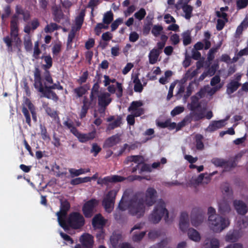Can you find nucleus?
Masks as SVG:
<instances>
[{"label": "nucleus", "instance_id": "25", "mask_svg": "<svg viewBox=\"0 0 248 248\" xmlns=\"http://www.w3.org/2000/svg\"><path fill=\"white\" fill-rule=\"evenodd\" d=\"M52 15L53 20L57 23H60L61 20L63 19L64 16L62 10L57 6L53 8Z\"/></svg>", "mask_w": 248, "mask_h": 248}, {"label": "nucleus", "instance_id": "15", "mask_svg": "<svg viewBox=\"0 0 248 248\" xmlns=\"http://www.w3.org/2000/svg\"><path fill=\"white\" fill-rule=\"evenodd\" d=\"M38 92L41 93L43 94V96L48 99H52L55 101H57L59 99V97L56 93L52 91V90L49 89L44 87V85L39 88L37 90Z\"/></svg>", "mask_w": 248, "mask_h": 248}, {"label": "nucleus", "instance_id": "63", "mask_svg": "<svg viewBox=\"0 0 248 248\" xmlns=\"http://www.w3.org/2000/svg\"><path fill=\"white\" fill-rule=\"evenodd\" d=\"M101 150V148L96 143H93L92 144L91 153H93V156H96Z\"/></svg>", "mask_w": 248, "mask_h": 248}, {"label": "nucleus", "instance_id": "52", "mask_svg": "<svg viewBox=\"0 0 248 248\" xmlns=\"http://www.w3.org/2000/svg\"><path fill=\"white\" fill-rule=\"evenodd\" d=\"M220 45H218L216 47H213L211 48L207 54V59L209 61H212L215 58V53L217 52V50L219 48Z\"/></svg>", "mask_w": 248, "mask_h": 248}, {"label": "nucleus", "instance_id": "22", "mask_svg": "<svg viewBox=\"0 0 248 248\" xmlns=\"http://www.w3.org/2000/svg\"><path fill=\"white\" fill-rule=\"evenodd\" d=\"M233 205L238 214L245 215L248 212V208L247 205L241 200L233 201Z\"/></svg>", "mask_w": 248, "mask_h": 248}, {"label": "nucleus", "instance_id": "36", "mask_svg": "<svg viewBox=\"0 0 248 248\" xmlns=\"http://www.w3.org/2000/svg\"><path fill=\"white\" fill-rule=\"evenodd\" d=\"M186 117L190 118V123L193 120L194 121H198L204 117L202 112H197L195 111H191Z\"/></svg>", "mask_w": 248, "mask_h": 248}, {"label": "nucleus", "instance_id": "30", "mask_svg": "<svg viewBox=\"0 0 248 248\" xmlns=\"http://www.w3.org/2000/svg\"><path fill=\"white\" fill-rule=\"evenodd\" d=\"M143 157L140 155H132L126 157L124 161V164H128L130 162H134L135 163H140L142 162Z\"/></svg>", "mask_w": 248, "mask_h": 248}, {"label": "nucleus", "instance_id": "62", "mask_svg": "<svg viewBox=\"0 0 248 248\" xmlns=\"http://www.w3.org/2000/svg\"><path fill=\"white\" fill-rule=\"evenodd\" d=\"M41 51L39 47L38 42H36L34 45V47L33 50V57L35 59H38L39 58V55L41 54Z\"/></svg>", "mask_w": 248, "mask_h": 248}, {"label": "nucleus", "instance_id": "32", "mask_svg": "<svg viewBox=\"0 0 248 248\" xmlns=\"http://www.w3.org/2000/svg\"><path fill=\"white\" fill-rule=\"evenodd\" d=\"M201 105L199 103V99L196 96H192L191 97V103L189 104V109L191 111H196L197 109L201 108Z\"/></svg>", "mask_w": 248, "mask_h": 248}, {"label": "nucleus", "instance_id": "43", "mask_svg": "<svg viewBox=\"0 0 248 248\" xmlns=\"http://www.w3.org/2000/svg\"><path fill=\"white\" fill-rule=\"evenodd\" d=\"M122 118L118 116L117 119L112 123H109L107 127V130H111L120 126L121 124Z\"/></svg>", "mask_w": 248, "mask_h": 248}, {"label": "nucleus", "instance_id": "38", "mask_svg": "<svg viewBox=\"0 0 248 248\" xmlns=\"http://www.w3.org/2000/svg\"><path fill=\"white\" fill-rule=\"evenodd\" d=\"M141 110H140L138 112L133 113V114L128 115L126 117L127 124L130 125H133L135 123V117H139L142 115V113L141 112Z\"/></svg>", "mask_w": 248, "mask_h": 248}, {"label": "nucleus", "instance_id": "39", "mask_svg": "<svg viewBox=\"0 0 248 248\" xmlns=\"http://www.w3.org/2000/svg\"><path fill=\"white\" fill-rule=\"evenodd\" d=\"M91 178L90 177H85L84 178L78 177L73 179L70 181V184L72 185H78L82 183L90 182Z\"/></svg>", "mask_w": 248, "mask_h": 248}, {"label": "nucleus", "instance_id": "37", "mask_svg": "<svg viewBox=\"0 0 248 248\" xmlns=\"http://www.w3.org/2000/svg\"><path fill=\"white\" fill-rule=\"evenodd\" d=\"M231 208L229 204L226 202H222L218 204V211L220 214L225 215L229 213Z\"/></svg>", "mask_w": 248, "mask_h": 248}, {"label": "nucleus", "instance_id": "49", "mask_svg": "<svg viewBox=\"0 0 248 248\" xmlns=\"http://www.w3.org/2000/svg\"><path fill=\"white\" fill-rule=\"evenodd\" d=\"M190 123V118L186 116L183 119V120L178 123L176 127V131L180 130L182 127L185 126L186 125Z\"/></svg>", "mask_w": 248, "mask_h": 248}, {"label": "nucleus", "instance_id": "40", "mask_svg": "<svg viewBox=\"0 0 248 248\" xmlns=\"http://www.w3.org/2000/svg\"><path fill=\"white\" fill-rule=\"evenodd\" d=\"M26 105L31 114L33 121L34 122H36L37 121V117L35 106L30 101H28V102L26 103Z\"/></svg>", "mask_w": 248, "mask_h": 248}, {"label": "nucleus", "instance_id": "13", "mask_svg": "<svg viewBox=\"0 0 248 248\" xmlns=\"http://www.w3.org/2000/svg\"><path fill=\"white\" fill-rule=\"evenodd\" d=\"M103 92L101 91L98 82H96L91 89L90 94V104L96 105L97 99L100 97Z\"/></svg>", "mask_w": 248, "mask_h": 248}, {"label": "nucleus", "instance_id": "29", "mask_svg": "<svg viewBox=\"0 0 248 248\" xmlns=\"http://www.w3.org/2000/svg\"><path fill=\"white\" fill-rule=\"evenodd\" d=\"M160 52L158 49L153 48L149 54V62L152 64L155 63L159 56Z\"/></svg>", "mask_w": 248, "mask_h": 248}, {"label": "nucleus", "instance_id": "47", "mask_svg": "<svg viewBox=\"0 0 248 248\" xmlns=\"http://www.w3.org/2000/svg\"><path fill=\"white\" fill-rule=\"evenodd\" d=\"M22 112L25 118L26 123L29 126H31V118L29 110L26 107H23L22 108Z\"/></svg>", "mask_w": 248, "mask_h": 248}, {"label": "nucleus", "instance_id": "51", "mask_svg": "<svg viewBox=\"0 0 248 248\" xmlns=\"http://www.w3.org/2000/svg\"><path fill=\"white\" fill-rule=\"evenodd\" d=\"M47 83H48L46 81V82L44 83V87L46 88H47L51 90H54V89H58L59 90H63V87L61 85L59 81H58L56 83H52L53 84L51 86H48L47 85Z\"/></svg>", "mask_w": 248, "mask_h": 248}, {"label": "nucleus", "instance_id": "9", "mask_svg": "<svg viewBox=\"0 0 248 248\" xmlns=\"http://www.w3.org/2000/svg\"><path fill=\"white\" fill-rule=\"evenodd\" d=\"M98 202L95 199H92L86 202L82 207V211L84 217L91 218L94 214L95 207L97 205Z\"/></svg>", "mask_w": 248, "mask_h": 248}, {"label": "nucleus", "instance_id": "61", "mask_svg": "<svg viewBox=\"0 0 248 248\" xmlns=\"http://www.w3.org/2000/svg\"><path fill=\"white\" fill-rule=\"evenodd\" d=\"M163 30V27L161 25H154L152 30V34L155 36H158Z\"/></svg>", "mask_w": 248, "mask_h": 248}, {"label": "nucleus", "instance_id": "10", "mask_svg": "<svg viewBox=\"0 0 248 248\" xmlns=\"http://www.w3.org/2000/svg\"><path fill=\"white\" fill-rule=\"evenodd\" d=\"M80 244L75 245V248H93L94 244L93 237L89 233H83L79 237Z\"/></svg>", "mask_w": 248, "mask_h": 248}, {"label": "nucleus", "instance_id": "59", "mask_svg": "<svg viewBox=\"0 0 248 248\" xmlns=\"http://www.w3.org/2000/svg\"><path fill=\"white\" fill-rule=\"evenodd\" d=\"M185 108L183 106H179L175 107L171 111L170 114L174 117L184 112Z\"/></svg>", "mask_w": 248, "mask_h": 248}, {"label": "nucleus", "instance_id": "2", "mask_svg": "<svg viewBox=\"0 0 248 248\" xmlns=\"http://www.w3.org/2000/svg\"><path fill=\"white\" fill-rule=\"evenodd\" d=\"M59 225L66 232L70 230H79L85 224L83 216L78 212H72L58 222Z\"/></svg>", "mask_w": 248, "mask_h": 248}, {"label": "nucleus", "instance_id": "46", "mask_svg": "<svg viewBox=\"0 0 248 248\" xmlns=\"http://www.w3.org/2000/svg\"><path fill=\"white\" fill-rule=\"evenodd\" d=\"M113 19V14L111 11L107 12L105 14L103 17V22L107 25L109 24Z\"/></svg>", "mask_w": 248, "mask_h": 248}, {"label": "nucleus", "instance_id": "18", "mask_svg": "<svg viewBox=\"0 0 248 248\" xmlns=\"http://www.w3.org/2000/svg\"><path fill=\"white\" fill-rule=\"evenodd\" d=\"M120 141V136L118 134H116L107 138L105 140L103 144V148L112 147L118 144Z\"/></svg>", "mask_w": 248, "mask_h": 248}, {"label": "nucleus", "instance_id": "8", "mask_svg": "<svg viewBox=\"0 0 248 248\" xmlns=\"http://www.w3.org/2000/svg\"><path fill=\"white\" fill-rule=\"evenodd\" d=\"M205 218V211L199 207H195L192 209L191 213V222L193 226L198 227Z\"/></svg>", "mask_w": 248, "mask_h": 248}, {"label": "nucleus", "instance_id": "41", "mask_svg": "<svg viewBox=\"0 0 248 248\" xmlns=\"http://www.w3.org/2000/svg\"><path fill=\"white\" fill-rule=\"evenodd\" d=\"M90 171V169H87L86 170H85L84 169H82V168L79 169L78 170H76V169H70L69 170V172L70 174L73 177V176H79V175L84 174L86 172H89Z\"/></svg>", "mask_w": 248, "mask_h": 248}, {"label": "nucleus", "instance_id": "23", "mask_svg": "<svg viewBox=\"0 0 248 248\" xmlns=\"http://www.w3.org/2000/svg\"><path fill=\"white\" fill-rule=\"evenodd\" d=\"M143 105V103L141 100L132 101L128 108V110L134 113L135 112H138L140 110H141V112L142 115L144 113V108H141V107Z\"/></svg>", "mask_w": 248, "mask_h": 248}, {"label": "nucleus", "instance_id": "17", "mask_svg": "<svg viewBox=\"0 0 248 248\" xmlns=\"http://www.w3.org/2000/svg\"><path fill=\"white\" fill-rule=\"evenodd\" d=\"M33 74L34 81L33 85L35 89L37 90L39 88L44 85L41 77V71L38 66L35 67L34 70L33 71Z\"/></svg>", "mask_w": 248, "mask_h": 248}, {"label": "nucleus", "instance_id": "53", "mask_svg": "<svg viewBox=\"0 0 248 248\" xmlns=\"http://www.w3.org/2000/svg\"><path fill=\"white\" fill-rule=\"evenodd\" d=\"M236 5L238 10L244 9L248 6V0H236Z\"/></svg>", "mask_w": 248, "mask_h": 248}, {"label": "nucleus", "instance_id": "16", "mask_svg": "<svg viewBox=\"0 0 248 248\" xmlns=\"http://www.w3.org/2000/svg\"><path fill=\"white\" fill-rule=\"evenodd\" d=\"M107 223L101 214H96L92 219V225L94 229H103Z\"/></svg>", "mask_w": 248, "mask_h": 248}, {"label": "nucleus", "instance_id": "26", "mask_svg": "<svg viewBox=\"0 0 248 248\" xmlns=\"http://www.w3.org/2000/svg\"><path fill=\"white\" fill-rule=\"evenodd\" d=\"M241 84L240 82L231 80L227 85L226 93L228 94H231L236 91Z\"/></svg>", "mask_w": 248, "mask_h": 248}, {"label": "nucleus", "instance_id": "7", "mask_svg": "<svg viewBox=\"0 0 248 248\" xmlns=\"http://www.w3.org/2000/svg\"><path fill=\"white\" fill-rule=\"evenodd\" d=\"M117 192L118 191L115 189L110 190L103 199L102 205L106 211L108 213H111L114 208Z\"/></svg>", "mask_w": 248, "mask_h": 248}, {"label": "nucleus", "instance_id": "44", "mask_svg": "<svg viewBox=\"0 0 248 248\" xmlns=\"http://www.w3.org/2000/svg\"><path fill=\"white\" fill-rule=\"evenodd\" d=\"M146 233V231L141 232L140 233L134 232L132 236V240L135 242H140L144 237Z\"/></svg>", "mask_w": 248, "mask_h": 248}, {"label": "nucleus", "instance_id": "28", "mask_svg": "<svg viewBox=\"0 0 248 248\" xmlns=\"http://www.w3.org/2000/svg\"><path fill=\"white\" fill-rule=\"evenodd\" d=\"M85 14L84 10H82L79 14V15L76 17L75 19V29L79 31L83 24L84 21V18Z\"/></svg>", "mask_w": 248, "mask_h": 248}, {"label": "nucleus", "instance_id": "14", "mask_svg": "<svg viewBox=\"0 0 248 248\" xmlns=\"http://www.w3.org/2000/svg\"><path fill=\"white\" fill-rule=\"evenodd\" d=\"M124 178L122 176L114 175L108 176L103 178L99 179L97 181V184L99 185H108L109 183L120 182L124 181Z\"/></svg>", "mask_w": 248, "mask_h": 248}, {"label": "nucleus", "instance_id": "20", "mask_svg": "<svg viewBox=\"0 0 248 248\" xmlns=\"http://www.w3.org/2000/svg\"><path fill=\"white\" fill-rule=\"evenodd\" d=\"M225 125V120L213 121L206 129V131L209 132H213L218 129L223 127Z\"/></svg>", "mask_w": 248, "mask_h": 248}, {"label": "nucleus", "instance_id": "50", "mask_svg": "<svg viewBox=\"0 0 248 248\" xmlns=\"http://www.w3.org/2000/svg\"><path fill=\"white\" fill-rule=\"evenodd\" d=\"M211 36V34L209 31L205 32L204 37L205 38L203 40V42L204 44V49H208L211 46V42L209 40Z\"/></svg>", "mask_w": 248, "mask_h": 248}, {"label": "nucleus", "instance_id": "12", "mask_svg": "<svg viewBox=\"0 0 248 248\" xmlns=\"http://www.w3.org/2000/svg\"><path fill=\"white\" fill-rule=\"evenodd\" d=\"M60 202V210L56 214L58 222L68 216L67 213L71 207L70 202L67 200H61Z\"/></svg>", "mask_w": 248, "mask_h": 248}, {"label": "nucleus", "instance_id": "55", "mask_svg": "<svg viewBox=\"0 0 248 248\" xmlns=\"http://www.w3.org/2000/svg\"><path fill=\"white\" fill-rule=\"evenodd\" d=\"M146 15V12L144 8H141L138 12L135 13L134 16L136 19L141 20L144 18Z\"/></svg>", "mask_w": 248, "mask_h": 248}, {"label": "nucleus", "instance_id": "56", "mask_svg": "<svg viewBox=\"0 0 248 248\" xmlns=\"http://www.w3.org/2000/svg\"><path fill=\"white\" fill-rule=\"evenodd\" d=\"M59 26L55 23H51L45 27V30L46 32H52L57 30Z\"/></svg>", "mask_w": 248, "mask_h": 248}, {"label": "nucleus", "instance_id": "24", "mask_svg": "<svg viewBox=\"0 0 248 248\" xmlns=\"http://www.w3.org/2000/svg\"><path fill=\"white\" fill-rule=\"evenodd\" d=\"M202 248H219V241L216 238L205 239Z\"/></svg>", "mask_w": 248, "mask_h": 248}, {"label": "nucleus", "instance_id": "48", "mask_svg": "<svg viewBox=\"0 0 248 248\" xmlns=\"http://www.w3.org/2000/svg\"><path fill=\"white\" fill-rule=\"evenodd\" d=\"M237 238V232L233 231L232 232H230L226 235L225 240L227 242L235 241Z\"/></svg>", "mask_w": 248, "mask_h": 248}, {"label": "nucleus", "instance_id": "3", "mask_svg": "<svg viewBox=\"0 0 248 248\" xmlns=\"http://www.w3.org/2000/svg\"><path fill=\"white\" fill-rule=\"evenodd\" d=\"M208 215L211 229L214 232H219L229 225V220L216 214V210L213 207L208 208Z\"/></svg>", "mask_w": 248, "mask_h": 248}, {"label": "nucleus", "instance_id": "4", "mask_svg": "<svg viewBox=\"0 0 248 248\" xmlns=\"http://www.w3.org/2000/svg\"><path fill=\"white\" fill-rule=\"evenodd\" d=\"M164 217L166 222L169 221V212L166 208L165 202L160 200L155 207L153 213L150 216L149 220L154 224L158 223L162 217Z\"/></svg>", "mask_w": 248, "mask_h": 248}, {"label": "nucleus", "instance_id": "57", "mask_svg": "<svg viewBox=\"0 0 248 248\" xmlns=\"http://www.w3.org/2000/svg\"><path fill=\"white\" fill-rule=\"evenodd\" d=\"M212 163L216 166L223 167L225 162V159L219 158H213L211 160Z\"/></svg>", "mask_w": 248, "mask_h": 248}, {"label": "nucleus", "instance_id": "58", "mask_svg": "<svg viewBox=\"0 0 248 248\" xmlns=\"http://www.w3.org/2000/svg\"><path fill=\"white\" fill-rule=\"evenodd\" d=\"M40 127L41 130L40 132L42 138L45 140H49L50 137L47 132L46 127L42 124L40 125Z\"/></svg>", "mask_w": 248, "mask_h": 248}, {"label": "nucleus", "instance_id": "1", "mask_svg": "<svg viewBox=\"0 0 248 248\" xmlns=\"http://www.w3.org/2000/svg\"><path fill=\"white\" fill-rule=\"evenodd\" d=\"M157 198V191L153 187H148L147 189L145 199L138 193L129 198L125 191L119 203L118 207L122 211L128 209L131 215L140 218L144 215L145 204L148 206H152L155 203Z\"/></svg>", "mask_w": 248, "mask_h": 248}, {"label": "nucleus", "instance_id": "11", "mask_svg": "<svg viewBox=\"0 0 248 248\" xmlns=\"http://www.w3.org/2000/svg\"><path fill=\"white\" fill-rule=\"evenodd\" d=\"M41 59H44L46 62V64L43 65V67L45 69L44 73V79L48 83H53V79L51 77V74L49 71L48 70L52 66V59L50 55L48 56H43Z\"/></svg>", "mask_w": 248, "mask_h": 248}, {"label": "nucleus", "instance_id": "31", "mask_svg": "<svg viewBox=\"0 0 248 248\" xmlns=\"http://www.w3.org/2000/svg\"><path fill=\"white\" fill-rule=\"evenodd\" d=\"M77 31H78L75 29V27H73L70 31L68 34L67 41V49H70L72 48L73 40L75 37L76 33Z\"/></svg>", "mask_w": 248, "mask_h": 248}, {"label": "nucleus", "instance_id": "34", "mask_svg": "<svg viewBox=\"0 0 248 248\" xmlns=\"http://www.w3.org/2000/svg\"><path fill=\"white\" fill-rule=\"evenodd\" d=\"M225 162L226 163L224 164V165L223 166V168H224V171H229L231 170L232 169L236 167L237 165L235 158L229 159L228 160H225Z\"/></svg>", "mask_w": 248, "mask_h": 248}, {"label": "nucleus", "instance_id": "21", "mask_svg": "<svg viewBox=\"0 0 248 248\" xmlns=\"http://www.w3.org/2000/svg\"><path fill=\"white\" fill-rule=\"evenodd\" d=\"M189 226L188 215L186 212L181 213L180 217L179 228L183 232L187 231Z\"/></svg>", "mask_w": 248, "mask_h": 248}, {"label": "nucleus", "instance_id": "33", "mask_svg": "<svg viewBox=\"0 0 248 248\" xmlns=\"http://www.w3.org/2000/svg\"><path fill=\"white\" fill-rule=\"evenodd\" d=\"M73 93L75 94L77 98H80L85 95L87 92V89L86 88V86H80L75 88L73 91Z\"/></svg>", "mask_w": 248, "mask_h": 248}, {"label": "nucleus", "instance_id": "45", "mask_svg": "<svg viewBox=\"0 0 248 248\" xmlns=\"http://www.w3.org/2000/svg\"><path fill=\"white\" fill-rule=\"evenodd\" d=\"M183 45L186 46L191 43V37L190 33L188 31H185L182 33Z\"/></svg>", "mask_w": 248, "mask_h": 248}, {"label": "nucleus", "instance_id": "6", "mask_svg": "<svg viewBox=\"0 0 248 248\" xmlns=\"http://www.w3.org/2000/svg\"><path fill=\"white\" fill-rule=\"evenodd\" d=\"M11 38L7 35L3 39L4 42L6 44L9 52H12V40L15 42L16 47H18L21 44L22 41L19 37V28L18 27H10Z\"/></svg>", "mask_w": 248, "mask_h": 248}, {"label": "nucleus", "instance_id": "19", "mask_svg": "<svg viewBox=\"0 0 248 248\" xmlns=\"http://www.w3.org/2000/svg\"><path fill=\"white\" fill-rule=\"evenodd\" d=\"M98 104L99 107L107 108L112 101L109 93L103 92L100 97L97 99Z\"/></svg>", "mask_w": 248, "mask_h": 248}, {"label": "nucleus", "instance_id": "27", "mask_svg": "<svg viewBox=\"0 0 248 248\" xmlns=\"http://www.w3.org/2000/svg\"><path fill=\"white\" fill-rule=\"evenodd\" d=\"M187 234L189 238L195 242H199L201 240L200 234L197 230L193 228L188 229Z\"/></svg>", "mask_w": 248, "mask_h": 248}, {"label": "nucleus", "instance_id": "64", "mask_svg": "<svg viewBox=\"0 0 248 248\" xmlns=\"http://www.w3.org/2000/svg\"><path fill=\"white\" fill-rule=\"evenodd\" d=\"M237 223L241 229L246 228L248 226V218L246 217H242Z\"/></svg>", "mask_w": 248, "mask_h": 248}, {"label": "nucleus", "instance_id": "54", "mask_svg": "<svg viewBox=\"0 0 248 248\" xmlns=\"http://www.w3.org/2000/svg\"><path fill=\"white\" fill-rule=\"evenodd\" d=\"M46 111L47 115L53 118L54 120H59V117L57 112L53 110L51 108L47 107L46 109Z\"/></svg>", "mask_w": 248, "mask_h": 248}, {"label": "nucleus", "instance_id": "60", "mask_svg": "<svg viewBox=\"0 0 248 248\" xmlns=\"http://www.w3.org/2000/svg\"><path fill=\"white\" fill-rule=\"evenodd\" d=\"M228 21H226L224 19L218 18L217 20L216 29L218 31H221L225 26L226 23Z\"/></svg>", "mask_w": 248, "mask_h": 248}, {"label": "nucleus", "instance_id": "5", "mask_svg": "<svg viewBox=\"0 0 248 248\" xmlns=\"http://www.w3.org/2000/svg\"><path fill=\"white\" fill-rule=\"evenodd\" d=\"M63 124L67 126L70 130V132L75 136L81 143L86 142L90 140L95 138L96 136V131L95 130L87 134L80 133L77 128L74 125L73 123L71 121H65Z\"/></svg>", "mask_w": 248, "mask_h": 248}, {"label": "nucleus", "instance_id": "35", "mask_svg": "<svg viewBox=\"0 0 248 248\" xmlns=\"http://www.w3.org/2000/svg\"><path fill=\"white\" fill-rule=\"evenodd\" d=\"M181 8L185 13V18L187 20H189L192 16L193 7L190 5H182Z\"/></svg>", "mask_w": 248, "mask_h": 248}, {"label": "nucleus", "instance_id": "42", "mask_svg": "<svg viewBox=\"0 0 248 248\" xmlns=\"http://www.w3.org/2000/svg\"><path fill=\"white\" fill-rule=\"evenodd\" d=\"M203 137L200 134H198L195 136V141L196 148L198 150H202L204 148V144L202 142Z\"/></svg>", "mask_w": 248, "mask_h": 248}]
</instances>
